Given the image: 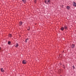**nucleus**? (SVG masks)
I'll return each mask as SVG.
<instances>
[{
    "mask_svg": "<svg viewBox=\"0 0 76 76\" xmlns=\"http://www.w3.org/2000/svg\"><path fill=\"white\" fill-rule=\"evenodd\" d=\"M45 3L47 4H50L51 3V0H45Z\"/></svg>",
    "mask_w": 76,
    "mask_h": 76,
    "instance_id": "1",
    "label": "nucleus"
},
{
    "mask_svg": "<svg viewBox=\"0 0 76 76\" xmlns=\"http://www.w3.org/2000/svg\"><path fill=\"white\" fill-rule=\"evenodd\" d=\"M22 63L24 64H26V60H24L22 61Z\"/></svg>",
    "mask_w": 76,
    "mask_h": 76,
    "instance_id": "2",
    "label": "nucleus"
},
{
    "mask_svg": "<svg viewBox=\"0 0 76 76\" xmlns=\"http://www.w3.org/2000/svg\"><path fill=\"white\" fill-rule=\"evenodd\" d=\"M71 48H75V45L74 44H72V45L71 46Z\"/></svg>",
    "mask_w": 76,
    "mask_h": 76,
    "instance_id": "3",
    "label": "nucleus"
},
{
    "mask_svg": "<svg viewBox=\"0 0 76 76\" xmlns=\"http://www.w3.org/2000/svg\"><path fill=\"white\" fill-rule=\"evenodd\" d=\"M73 6L76 7V3H75V2H73Z\"/></svg>",
    "mask_w": 76,
    "mask_h": 76,
    "instance_id": "4",
    "label": "nucleus"
},
{
    "mask_svg": "<svg viewBox=\"0 0 76 76\" xmlns=\"http://www.w3.org/2000/svg\"><path fill=\"white\" fill-rule=\"evenodd\" d=\"M64 28L65 29H67V26H64Z\"/></svg>",
    "mask_w": 76,
    "mask_h": 76,
    "instance_id": "5",
    "label": "nucleus"
},
{
    "mask_svg": "<svg viewBox=\"0 0 76 76\" xmlns=\"http://www.w3.org/2000/svg\"><path fill=\"white\" fill-rule=\"evenodd\" d=\"M19 25L20 26H21L22 25V22H20Z\"/></svg>",
    "mask_w": 76,
    "mask_h": 76,
    "instance_id": "6",
    "label": "nucleus"
},
{
    "mask_svg": "<svg viewBox=\"0 0 76 76\" xmlns=\"http://www.w3.org/2000/svg\"><path fill=\"white\" fill-rule=\"evenodd\" d=\"M66 8H67V9H68V10H69L70 9V7L69 6H67L66 7Z\"/></svg>",
    "mask_w": 76,
    "mask_h": 76,
    "instance_id": "7",
    "label": "nucleus"
},
{
    "mask_svg": "<svg viewBox=\"0 0 76 76\" xmlns=\"http://www.w3.org/2000/svg\"><path fill=\"white\" fill-rule=\"evenodd\" d=\"M19 45V44L18 43H16V45L15 46V47H18Z\"/></svg>",
    "mask_w": 76,
    "mask_h": 76,
    "instance_id": "8",
    "label": "nucleus"
},
{
    "mask_svg": "<svg viewBox=\"0 0 76 76\" xmlns=\"http://www.w3.org/2000/svg\"><path fill=\"white\" fill-rule=\"evenodd\" d=\"M1 71L2 72H4V70L3 69V68H2L1 69Z\"/></svg>",
    "mask_w": 76,
    "mask_h": 76,
    "instance_id": "9",
    "label": "nucleus"
},
{
    "mask_svg": "<svg viewBox=\"0 0 76 76\" xmlns=\"http://www.w3.org/2000/svg\"><path fill=\"white\" fill-rule=\"evenodd\" d=\"M61 31H63L64 30V28L63 27H62L61 28Z\"/></svg>",
    "mask_w": 76,
    "mask_h": 76,
    "instance_id": "10",
    "label": "nucleus"
},
{
    "mask_svg": "<svg viewBox=\"0 0 76 76\" xmlns=\"http://www.w3.org/2000/svg\"><path fill=\"white\" fill-rule=\"evenodd\" d=\"M11 43V42H10V41H9L8 42V44H9V45H10Z\"/></svg>",
    "mask_w": 76,
    "mask_h": 76,
    "instance_id": "11",
    "label": "nucleus"
},
{
    "mask_svg": "<svg viewBox=\"0 0 76 76\" xmlns=\"http://www.w3.org/2000/svg\"><path fill=\"white\" fill-rule=\"evenodd\" d=\"M24 3H25L26 2V0H22Z\"/></svg>",
    "mask_w": 76,
    "mask_h": 76,
    "instance_id": "12",
    "label": "nucleus"
},
{
    "mask_svg": "<svg viewBox=\"0 0 76 76\" xmlns=\"http://www.w3.org/2000/svg\"><path fill=\"white\" fill-rule=\"evenodd\" d=\"M28 40V38H27L26 39V42H27V40Z\"/></svg>",
    "mask_w": 76,
    "mask_h": 76,
    "instance_id": "13",
    "label": "nucleus"
},
{
    "mask_svg": "<svg viewBox=\"0 0 76 76\" xmlns=\"http://www.w3.org/2000/svg\"><path fill=\"white\" fill-rule=\"evenodd\" d=\"M72 67L73 68V69H75V66H74V65L72 66Z\"/></svg>",
    "mask_w": 76,
    "mask_h": 76,
    "instance_id": "14",
    "label": "nucleus"
},
{
    "mask_svg": "<svg viewBox=\"0 0 76 76\" xmlns=\"http://www.w3.org/2000/svg\"><path fill=\"white\" fill-rule=\"evenodd\" d=\"M9 37H12V35L10 34H9Z\"/></svg>",
    "mask_w": 76,
    "mask_h": 76,
    "instance_id": "15",
    "label": "nucleus"
},
{
    "mask_svg": "<svg viewBox=\"0 0 76 76\" xmlns=\"http://www.w3.org/2000/svg\"><path fill=\"white\" fill-rule=\"evenodd\" d=\"M30 29V28H29V27L27 28V30H28V31H29Z\"/></svg>",
    "mask_w": 76,
    "mask_h": 76,
    "instance_id": "16",
    "label": "nucleus"
},
{
    "mask_svg": "<svg viewBox=\"0 0 76 76\" xmlns=\"http://www.w3.org/2000/svg\"><path fill=\"white\" fill-rule=\"evenodd\" d=\"M0 50H1V47H0Z\"/></svg>",
    "mask_w": 76,
    "mask_h": 76,
    "instance_id": "17",
    "label": "nucleus"
},
{
    "mask_svg": "<svg viewBox=\"0 0 76 76\" xmlns=\"http://www.w3.org/2000/svg\"><path fill=\"white\" fill-rule=\"evenodd\" d=\"M64 68H65V66H64Z\"/></svg>",
    "mask_w": 76,
    "mask_h": 76,
    "instance_id": "18",
    "label": "nucleus"
},
{
    "mask_svg": "<svg viewBox=\"0 0 76 76\" xmlns=\"http://www.w3.org/2000/svg\"><path fill=\"white\" fill-rule=\"evenodd\" d=\"M63 52H64V51H63Z\"/></svg>",
    "mask_w": 76,
    "mask_h": 76,
    "instance_id": "19",
    "label": "nucleus"
}]
</instances>
